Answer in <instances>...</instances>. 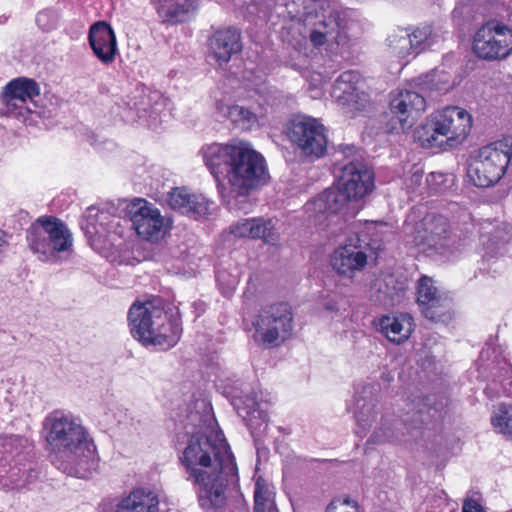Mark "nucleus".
I'll list each match as a JSON object with an SVG mask.
<instances>
[{"label":"nucleus","instance_id":"1","mask_svg":"<svg viewBox=\"0 0 512 512\" xmlns=\"http://www.w3.org/2000/svg\"><path fill=\"white\" fill-rule=\"evenodd\" d=\"M194 427L186 431L187 446L179 460L188 474L187 480L197 487L201 508L217 512L226 504V490L239 481L235 457L226 439L218 445L212 435L217 425L212 406L203 414L188 416Z\"/></svg>","mask_w":512,"mask_h":512},{"label":"nucleus","instance_id":"2","mask_svg":"<svg viewBox=\"0 0 512 512\" xmlns=\"http://www.w3.org/2000/svg\"><path fill=\"white\" fill-rule=\"evenodd\" d=\"M48 458L58 470L85 478L94 465L96 446L79 419L54 410L43 421Z\"/></svg>","mask_w":512,"mask_h":512},{"label":"nucleus","instance_id":"3","mask_svg":"<svg viewBox=\"0 0 512 512\" xmlns=\"http://www.w3.org/2000/svg\"><path fill=\"white\" fill-rule=\"evenodd\" d=\"M227 184L219 183L218 193L229 211L248 213L254 205L252 193L270 179L265 158L247 142L238 141Z\"/></svg>","mask_w":512,"mask_h":512},{"label":"nucleus","instance_id":"4","mask_svg":"<svg viewBox=\"0 0 512 512\" xmlns=\"http://www.w3.org/2000/svg\"><path fill=\"white\" fill-rule=\"evenodd\" d=\"M381 248L382 233L376 222L367 221L334 251L331 266L339 275L352 277L355 271L366 266L369 255L377 254Z\"/></svg>","mask_w":512,"mask_h":512},{"label":"nucleus","instance_id":"5","mask_svg":"<svg viewBox=\"0 0 512 512\" xmlns=\"http://www.w3.org/2000/svg\"><path fill=\"white\" fill-rule=\"evenodd\" d=\"M32 447L25 436L0 433V488L19 490L31 482L35 471L26 461Z\"/></svg>","mask_w":512,"mask_h":512},{"label":"nucleus","instance_id":"6","mask_svg":"<svg viewBox=\"0 0 512 512\" xmlns=\"http://www.w3.org/2000/svg\"><path fill=\"white\" fill-rule=\"evenodd\" d=\"M512 157L509 139L495 141L472 152L466 166L467 183L489 188L504 176Z\"/></svg>","mask_w":512,"mask_h":512},{"label":"nucleus","instance_id":"7","mask_svg":"<svg viewBox=\"0 0 512 512\" xmlns=\"http://www.w3.org/2000/svg\"><path fill=\"white\" fill-rule=\"evenodd\" d=\"M26 240L41 261L55 262L58 254L72 251L70 230L65 222L51 215L37 218L26 230Z\"/></svg>","mask_w":512,"mask_h":512},{"label":"nucleus","instance_id":"8","mask_svg":"<svg viewBox=\"0 0 512 512\" xmlns=\"http://www.w3.org/2000/svg\"><path fill=\"white\" fill-rule=\"evenodd\" d=\"M168 98L158 90L144 85L135 90L118 103V114L125 123H139L150 129H156L162 122V114L168 105Z\"/></svg>","mask_w":512,"mask_h":512},{"label":"nucleus","instance_id":"9","mask_svg":"<svg viewBox=\"0 0 512 512\" xmlns=\"http://www.w3.org/2000/svg\"><path fill=\"white\" fill-rule=\"evenodd\" d=\"M123 199L118 200V204L107 203L106 207L99 209L90 206L86 210V214L80 221V227L84 232L91 248L98 253H105L110 249L112 241L111 233H116L117 227L120 225V218L124 214Z\"/></svg>","mask_w":512,"mask_h":512},{"label":"nucleus","instance_id":"10","mask_svg":"<svg viewBox=\"0 0 512 512\" xmlns=\"http://www.w3.org/2000/svg\"><path fill=\"white\" fill-rule=\"evenodd\" d=\"M286 135L301 155L310 160L322 158L329 149L335 150V144L328 142L325 126L312 116L294 115L287 122Z\"/></svg>","mask_w":512,"mask_h":512},{"label":"nucleus","instance_id":"11","mask_svg":"<svg viewBox=\"0 0 512 512\" xmlns=\"http://www.w3.org/2000/svg\"><path fill=\"white\" fill-rule=\"evenodd\" d=\"M292 307L287 302H278L260 310L253 322L255 342L272 346L282 335L283 339L290 336L293 326Z\"/></svg>","mask_w":512,"mask_h":512},{"label":"nucleus","instance_id":"12","mask_svg":"<svg viewBox=\"0 0 512 512\" xmlns=\"http://www.w3.org/2000/svg\"><path fill=\"white\" fill-rule=\"evenodd\" d=\"M423 231L414 237L415 245L429 255L451 254L460 246L459 237L452 232L448 219L443 215L427 216L423 220Z\"/></svg>","mask_w":512,"mask_h":512},{"label":"nucleus","instance_id":"13","mask_svg":"<svg viewBox=\"0 0 512 512\" xmlns=\"http://www.w3.org/2000/svg\"><path fill=\"white\" fill-rule=\"evenodd\" d=\"M426 99L419 90H401L393 95L389 103L386 132L391 134L405 133L414 125L413 113L419 114L426 108Z\"/></svg>","mask_w":512,"mask_h":512},{"label":"nucleus","instance_id":"14","mask_svg":"<svg viewBox=\"0 0 512 512\" xmlns=\"http://www.w3.org/2000/svg\"><path fill=\"white\" fill-rule=\"evenodd\" d=\"M335 184L350 203L359 202L374 190L375 173L372 167L354 158L341 168Z\"/></svg>","mask_w":512,"mask_h":512},{"label":"nucleus","instance_id":"15","mask_svg":"<svg viewBox=\"0 0 512 512\" xmlns=\"http://www.w3.org/2000/svg\"><path fill=\"white\" fill-rule=\"evenodd\" d=\"M124 217H128L137 235L147 241L163 237L164 218L158 208L143 198H135L128 202L123 199Z\"/></svg>","mask_w":512,"mask_h":512},{"label":"nucleus","instance_id":"16","mask_svg":"<svg viewBox=\"0 0 512 512\" xmlns=\"http://www.w3.org/2000/svg\"><path fill=\"white\" fill-rule=\"evenodd\" d=\"M350 18L345 10L340 7H328L323 10L321 18L314 24L309 39L315 47H320L327 42L346 45L349 41Z\"/></svg>","mask_w":512,"mask_h":512},{"label":"nucleus","instance_id":"17","mask_svg":"<svg viewBox=\"0 0 512 512\" xmlns=\"http://www.w3.org/2000/svg\"><path fill=\"white\" fill-rule=\"evenodd\" d=\"M161 298L151 301L134 302L127 314L128 327L133 339L145 348H153L149 338H155L159 327V305Z\"/></svg>","mask_w":512,"mask_h":512},{"label":"nucleus","instance_id":"18","mask_svg":"<svg viewBox=\"0 0 512 512\" xmlns=\"http://www.w3.org/2000/svg\"><path fill=\"white\" fill-rule=\"evenodd\" d=\"M435 119L445 139L444 150L461 145L470 134L473 123L471 114L458 106L444 107L435 113Z\"/></svg>","mask_w":512,"mask_h":512},{"label":"nucleus","instance_id":"19","mask_svg":"<svg viewBox=\"0 0 512 512\" xmlns=\"http://www.w3.org/2000/svg\"><path fill=\"white\" fill-rule=\"evenodd\" d=\"M223 395L229 399L237 414L243 419L259 415V410H268L267 401L258 400L257 393L253 391L249 383L240 379H228L223 385Z\"/></svg>","mask_w":512,"mask_h":512},{"label":"nucleus","instance_id":"20","mask_svg":"<svg viewBox=\"0 0 512 512\" xmlns=\"http://www.w3.org/2000/svg\"><path fill=\"white\" fill-rule=\"evenodd\" d=\"M159 327L155 338H149L148 343L153 344L157 350L167 351L179 342L183 328L181 313L178 307L162 303L159 305Z\"/></svg>","mask_w":512,"mask_h":512},{"label":"nucleus","instance_id":"21","mask_svg":"<svg viewBox=\"0 0 512 512\" xmlns=\"http://www.w3.org/2000/svg\"><path fill=\"white\" fill-rule=\"evenodd\" d=\"M381 385L378 382L358 384L354 388V418L364 431L371 428L378 413Z\"/></svg>","mask_w":512,"mask_h":512},{"label":"nucleus","instance_id":"22","mask_svg":"<svg viewBox=\"0 0 512 512\" xmlns=\"http://www.w3.org/2000/svg\"><path fill=\"white\" fill-rule=\"evenodd\" d=\"M237 144L238 140H232L225 144L214 142L204 145L200 150L204 163L214 177L217 186L227 179Z\"/></svg>","mask_w":512,"mask_h":512},{"label":"nucleus","instance_id":"23","mask_svg":"<svg viewBox=\"0 0 512 512\" xmlns=\"http://www.w3.org/2000/svg\"><path fill=\"white\" fill-rule=\"evenodd\" d=\"M88 42L95 57L105 65L111 64L118 54L117 38L106 20L94 22L88 32Z\"/></svg>","mask_w":512,"mask_h":512},{"label":"nucleus","instance_id":"24","mask_svg":"<svg viewBox=\"0 0 512 512\" xmlns=\"http://www.w3.org/2000/svg\"><path fill=\"white\" fill-rule=\"evenodd\" d=\"M372 326L387 340L397 345L407 341L416 328L414 318L406 312L375 317Z\"/></svg>","mask_w":512,"mask_h":512},{"label":"nucleus","instance_id":"25","mask_svg":"<svg viewBox=\"0 0 512 512\" xmlns=\"http://www.w3.org/2000/svg\"><path fill=\"white\" fill-rule=\"evenodd\" d=\"M229 233L236 238L261 239L265 244L276 245L279 233L270 218L253 217L240 219L229 226Z\"/></svg>","mask_w":512,"mask_h":512},{"label":"nucleus","instance_id":"26","mask_svg":"<svg viewBox=\"0 0 512 512\" xmlns=\"http://www.w3.org/2000/svg\"><path fill=\"white\" fill-rule=\"evenodd\" d=\"M209 54L221 66L242 51L241 30L229 26L215 31L209 38Z\"/></svg>","mask_w":512,"mask_h":512},{"label":"nucleus","instance_id":"27","mask_svg":"<svg viewBox=\"0 0 512 512\" xmlns=\"http://www.w3.org/2000/svg\"><path fill=\"white\" fill-rule=\"evenodd\" d=\"M359 77L358 72L345 71L338 76L333 87L334 96L340 104L357 110L367 100V94L360 91L356 86Z\"/></svg>","mask_w":512,"mask_h":512},{"label":"nucleus","instance_id":"28","mask_svg":"<svg viewBox=\"0 0 512 512\" xmlns=\"http://www.w3.org/2000/svg\"><path fill=\"white\" fill-rule=\"evenodd\" d=\"M39 95L40 86L32 78L18 77L9 81L4 87V101L8 109L11 107L26 109L27 100H32Z\"/></svg>","mask_w":512,"mask_h":512},{"label":"nucleus","instance_id":"29","mask_svg":"<svg viewBox=\"0 0 512 512\" xmlns=\"http://www.w3.org/2000/svg\"><path fill=\"white\" fill-rule=\"evenodd\" d=\"M350 203L346 196L337 188V184L325 189L316 197L306 203L307 211L313 212L315 216L326 217L336 215Z\"/></svg>","mask_w":512,"mask_h":512},{"label":"nucleus","instance_id":"30","mask_svg":"<svg viewBox=\"0 0 512 512\" xmlns=\"http://www.w3.org/2000/svg\"><path fill=\"white\" fill-rule=\"evenodd\" d=\"M162 24L175 25L186 21L196 9L195 0H150Z\"/></svg>","mask_w":512,"mask_h":512},{"label":"nucleus","instance_id":"31","mask_svg":"<svg viewBox=\"0 0 512 512\" xmlns=\"http://www.w3.org/2000/svg\"><path fill=\"white\" fill-rule=\"evenodd\" d=\"M451 76L446 71L436 68L425 75L414 79V88L419 89L425 96V99H433L448 93L452 88Z\"/></svg>","mask_w":512,"mask_h":512},{"label":"nucleus","instance_id":"32","mask_svg":"<svg viewBox=\"0 0 512 512\" xmlns=\"http://www.w3.org/2000/svg\"><path fill=\"white\" fill-rule=\"evenodd\" d=\"M404 423L394 413L385 412L381 415L380 425L367 440V444H383L399 440L404 435Z\"/></svg>","mask_w":512,"mask_h":512},{"label":"nucleus","instance_id":"33","mask_svg":"<svg viewBox=\"0 0 512 512\" xmlns=\"http://www.w3.org/2000/svg\"><path fill=\"white\" fill-rule=\"evenodd\" d=\"M158 506L159 500L155 493L139 488L121 500L115 512H158Z\"/></svg>","mask_w":512,"mask_h":512},{"label":"nucleus","instance_id":"34","mask_svg":"<svg viewBox=\"0 0 512 512\" xmlns=\"http://www.w3.org/2000/svg\"><path fill=\"white\" fill-rule=\"evenodd\" d=\"M480 238L483 245L493 253H498L502 246L510 241L508 226L499 221L486 220L481 224Z\"/></svg>","mask_w":512,"mask_h":512},{"label":"nucleus","instance_id":"35","mask_svg":"<svg viewBox=\"0 0 512 512\" xmlns=\"http://www.w3.org/2000/svg\"><path fill=\"white\" fill-rule=\"evenodd\" d=\"M472 50L478 58L483 60L503 59L502 50L498 46L495 36L491 34V29L482 25L473 36Z\"/></svg>","mask_w":512,"mask_h":512},{"label":"nucleus","instance_id":"36","mask_svg":"<svg viewBox=\"0 0 512 512\" xmlns=\"http://www.w3.org/2000/svg\"><path fill=\"white\" fill-rule=\"evenodd\" d=\"M438 124V120L435 119V114H433L414 130V138L423 148L444 150L445 139L442 131L438 128Z\"/></svg>","mask_w":512,"mask_h":512},{"label":"nucleus","instance_id":"37","mask_svg":"<svg viewBox=\"0 0 512 512\" xmlns=\"http://www.w3.org/2000/svg\"><path fill=\"white\" fill-rule=\"evenodd\" d=\"M244 422L248 427L250 434L253 438L258 460H260L261 457L267 458L269 454V449L264 444L262 436L265 434L268 428V410L260 409L259 415L254 416L252 418H247V420H245Z\"/></svg>","mask_w":512,"mask_h":512},{"label":"nucleus","instance_id":"38","mask_svg":"<svg viewBox=\"0 0 512 512\" xmlns=\"http://www.w3.org/2000/svg\"><path fill=\"white\" fill-rule=\"evenodd\" d=\"M217 111L228 118L235 126L248 129L257 122V116L248 108L239 105H226L221 101L216 104Z\"/></svg>","mask_w":512,"mask_h":512},{"label":"nucleus","instance_id":"39","mask_svg":"<svg viewBox=\"0 0 512 512\" xmlns=\"http://www.w3.org/2000/svg\"><path fill=\"white\" fill-rule=\"evenodd\" d=\"M446 406L447 399L443 395L436 393L422 395L417 400L418 413L420 414L419 422L427 424L428 419L424 417L425 414L432 419L440 418Z\"/></svg>","mask_w":512,"mask_h":512},{"label":"nucleus","instance_id":"40","mask_svg":"<svg viewBox=\"0 0 512 512\" xmlns=\"http://www.w3.org/2000/svg\"><path fill=\"white\" fill-rule=\"evenodd\" d=\"M420 310L426 319L434 323L448 324L453 318L451 302L447 298L437 297Z\"/></svg>","mask_w":512,"mask_h":512},{"label":"nucleus","instance_id":"41","mask_svg":"<svg viewBox=\"0 0 512 512\" xmlns=\"http://www.w3.org/2000/svg\"><path fill=\"white\" fill-rule=\"evenodd\" d=\"M482 26L491 29V34L495 36L502 50V58H507L512 53V29L496 19H490Z\"/></svg>","mask_w":512,"mask_h":512},{"label":"nucleus","instance_id":"42","mask_svg":"<svg viewBox=\"0 0 512 512\" xmlns=\"http://www.w3.org/2000/svg\"><path fill=\"white\" fill-rule=\"evenodd\" d=\"M387 44L392 53L399 58L404 59L410 55L416 56L412 40L406 29H399L397 32L390 34L387 38Z\"/></svg>","mask_w":512,"mask_h":512},{"label":"nucleus","instance_id":"43","mask_svg":"<svg viewBox=\"0 0 512 512\" xmlns=\"http://www.w3.org/2000/svg\"><path fill=\"white\" fill-rule=\"evenodd\" d=\"M489 398L500 396H512V369L505 368L503 373L497 378L492 379L484 389Z\"/></svg>","mask_w":512,"mask_h":512},{"label":"nucleus","instance_id":"44","mask_svg":"<svg viewBox=\"0 0 512 512\" xmlns=\"http://www.w3.org/2000/svg\"><path fill=\"white\" fill-rule=\"evenodd\" d=\"M320 0H291L286 6L289 9L291 18L299 21H307L308 18L317 12Z\"/></svg>","mask_w":512,"mask_h":512},{"label":"nucleus","instance_id":"45","mask_svg":"<svg viewBox=\"0 0 512 512\" xmlns=\"http://www.w3.org/2000/svg\"><path fill=\"white\" fill-rule=\"evenodd\" d=\"M60 19V11L56 8L49 7L37 13L35 23L42 32L50 33L58 28Z\"/></svg>","mask_w":512,"mask_h":512},{"label":"nucleus","instance_id":"46","mask_svg":"<svg viewBox=\"0 0 512 512\" xmlns=\"http://www.w3.org/2000/svg\"><path fill=\"white\" fill-rule=\"evenodd\" d=\"M437 288L433 285L432 278L424 275L421 276L417 282V304L419 308H423L428 305L437 297Z\"/></svg>","mask_w":512,"mask_h":512},{"label":"nucleus","instance_id":"47","mask_svg":"<svg viewBox=\"0 0 512 512\" xmlns=\"http://www.w3.org/2000/svg\"><path fill=\"white\" fill-rule=\"evenodd\" d=\"M453 180L454 176L452 174L441 172H432L426 177L427 186L432 194L444 193L452 186Z\"/></svg>","mask_w":512,"mask_h":512},{"label":"nucleus","instance_id":"48","mask_svg":"<svg viewBox=\"0 0 512 512\" xmlns=\"http://www.w3.org/2000/svg\"><path fill=\"white\" fill-rule=\"evenodd\" d=\"M499 412L491 418V423L498 433L512 439V412L506 405H501Z\"/></svg>","mask_w":512,"mask_h":512},{"label":"nucleus","instance_id":"49","mask_svg":"<svg viewBox=\"0 0 512 512\" xmlns=\"http://www.w3.org/2000/svg\"><path fill=\"white\" fill-rule=\"evenodd\" d=\"M425 507L429 511L435 512H454L455 509L450 507L447 494L443 490H434L427 495L425 499Z\"/></svg>","mask_w":512,"mask_h":512},{"label":"nucleus","instance_id":"50","mask_svg":"<svg viewBox=\"0 0 512 512\" xmlns=\"http://www.w3.org/2000/svg\"><path fill=\"white\" fill-rule=\"evenodd\" d=\"M186 205L185 215L190 218L198 219L209 214L208 200L201 194H191Z\"/></svg>","mask_w":512,"mask_h":512},{"label":"nucleus","instance_id":"51","mask_svg":"<svg viewBox=\"0 0 512 512\" xmlns=\"http://www.w3.org/2000/svg\"><path fill=\"white\" fill-rule=\"evenodd\" d=\"M186 205L185 215L190 218L198 219L209 214L208 200L201 194H191Z\"/></svg>","mask_w":512,"mask_h":512},{"label":"nucleus","instance_id":"52","mask_svg":"<svg viewBox=\"0 0 512 512\" xmlns=\"http://www.w3.org/2000/svg\"><path fill=\"white\" fill-rule=\"evenodd\" d=\"M190 195L185 187H175L168 193L167 202L173 210L185 215Z\"/></svg>","mask_w":512,"mask_h":512},{"label":"nucleus","instance_id":"53","mask_svg":"<svg viewBox=\"0 0 512 512\" xmlns=\"http://www.w3.org/2000/svg\"><path fill=\"white\" fill-rule=\"evenodd\" d=\"M409 35L415 49V55H418L420 52L426 50L433 43V41L431 40V26H425L422 29L417 28L413 32L409 33Z\"/></svg>","mask_w":512,"mask_h":512},{"label":"nucleus","instance_id":"54","mask_svg":"<svg viewBox=\"0 0 512 512\" xmlns=\"http://www.w3.org/2000/svg\"><path fill=\"white\" fill-rule=\"evenodd\" d=\"M270 503H275L271 499V494L267 486L258 479L255 483L254 490V512H265Z\"/></svg>","mask_w":512,"mask_h":512},{"label":"nucleus","instance_id":"55","mask_svg":"<svg viewBox=\"0 0 512 512\" xmlns=\"http://www.w3.org/2000/svg\"><path fill=\"white\" fill-rule=\"evenodd\" d=\"M215 281L223 296L232 295L238 282L236 277L226 269H217L215 271Z\"/></svg>","mask_w":512,"mask_h":512},{"label":"nucleus","instance_id":"56","mask_svg":"<svg viewBox=\"0 0 512 512\" xmlns=\"http://www.w3.org/2000/svg\"><path fill=\"white\" fill-rule=\"evenodd\" d=\"M359 151V147L354 144H339L335 145L334 149H329L326 155L335 156L336 154H341L343 158H349L355 156Z\"/></svg>","mask_w":512,"mask_h":512},{"label":"nucleus","instance_id":"57","mask_svg":"<svg viewBox=\"0 0 512 512\" xmlns=\"http://www.w3.org/2000/svg\"><path fill=\"white\" fill-rule=\"evenodd\" d=\"M424 176L422 168L414 165L411 169V174L407 180V186L409 188H416L421 185Z\"/></svg>","mask_w":512,"mask_h":512},{"label":"nucleus","instance_id":"58","mask_svg":"<svg viewBox=\"0 0 512 512\" xmlns=\"http://www.w3.org/2000/svg\"><path fill=\"white\" fill-rule=\"evenodd\" d=\"M462 512H485L482 505L472 498L464 501Z\"/></svg>","mask_w":512,"mask_h":512},{"label":"nucleus","instance_id":"59","mask_svg":"<svg viewBox=\"0 0 512 512\" xmlns=\"http://www.w3.org/2000/svg\"><path fill=\"white\" fill-rule=\"evenodd\" d=\"M192 309H193L192 312L195 316V319H197L206 312L207 304H206V302H204L202 300H197L192 303Z\"/></svg>","mask_w":512,"mask_h":512},{"label":"nucleus","instance_id":"60","mask_svg":"<svg viewBox=\"0 0 512 512\" xmlns=\"http://www.w3.org/2000/svg\"><path fill=\"white\" fill-rule=\"evenodd\" d=\"M323 306H324V309L329 312H338L339 311V303L334 298L326 299Z\"/></svg>","mask_w":512,"mask_h":512},{"label":"nucleus","instance_id":"61","mask_svg":"<svg viewBox=\"0 0 512 512\" xmlns=\"http://www.w3.org/2000/svg\"><path fill=\"white\" fill-rule=\"evenodd\" d=\"M340 502V500H332L326 507L325 512H336L337 509V503Z\"/></svg>","mask_w":512,"mask_h":512},{"label":"nucleus","instance_id":"62","mask_svg":"<svg viewBox=\"0 0 512 512\" xmlns=\"http://www.w3.org/2000/svg\"><path fill=\"white\" fill-rule=\"evenodd\" d=\"M342 504L347 505V506L357 507L356 501L352 500L348 496L343 499Z\"/></svg>","mask_w":512,"mask_h":512},{"label":"nucleus","instance_id":"63","mask_svg":"<svg viewBox=\"0 0 512 512\" xmlns=\"http://www.w3.org/2000/svg\"><path fill=\"white\" fill-rule=\"evenodd\" d=\"M265 512H279L275 503H270L267 507V511Z\"/></svg>","mask_w":512,"mask_h":512},{"label":"nucleus","instance_id":"64","mask_svg":"<svg viewBox=\"0 0 512 512\" xmlns=\"http://www.w3.org/2000/svg\"><path fill=\"white\" fill-rule=\"evenodd\" d=\"M8 16L6 15H0V25H3L7 22Z\"/></svg>","mask_w":512,"mask_h":512}]
</instances>
